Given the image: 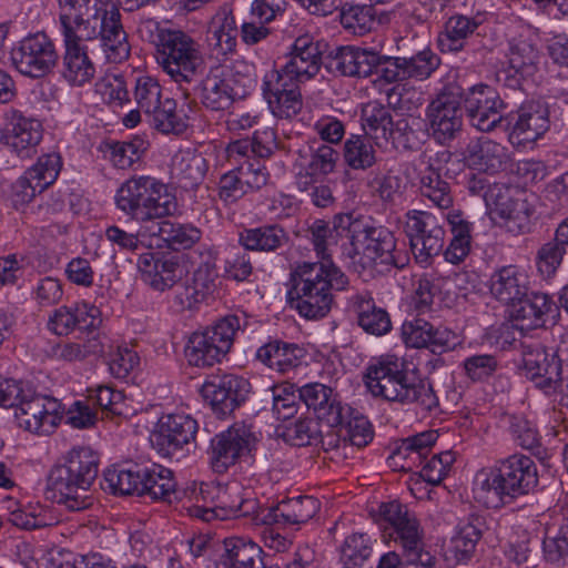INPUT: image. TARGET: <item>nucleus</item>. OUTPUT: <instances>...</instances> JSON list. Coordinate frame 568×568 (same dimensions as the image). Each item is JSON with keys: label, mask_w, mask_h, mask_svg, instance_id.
<instances>
[{"label": "nucleus", "mask_w": 568, "mask_h": 568, "mask_svg": "<svg viewBox=\"0 0 568 568\" xmlns=\"http://www.w3.org/2000/svg\"><path fill=\"white\" fill-rule=\"evenodd\" d=\"M64 43L62 77L73 87L89 83L95 65L83 41L100 40L105 59L120 63L130 57L131 45L115 3L104 0H58Z\"/></svg>", "instance_id": "nucleus-1"}, {"label": "nucleus", "mask_w": 568, "mask_h": 568, "mask_svg": "<svg viewBox=\"0 0 568 568\" xmlns=\"http://www.w3.org/2000/svg\"><path fill=\"white\" fill-rule=\"evenodd\" d=\"M310 240L317 262L297 263L291 272L292 287L288 296L292 307L307 320L326 316L334 301V292L346 290V274L329 258L328 248L335 245L338 234L324 220H315L308 226Z\"/></svg>", "instance_id": "nucleus-2"}, {"label": "nucleus", "mask_w": 568, "mask_h": 568, "mask_svg": "<svg viewBox=\"0 0 568 568\" xmlns=\"http://www.w3.org/2000/svg\"><path fill=\"white\" fill-rule=\"evenodd\" d=\"M365 384L375 397L403 405L415 404L423 412L438 408L433 385L418 376L415 367L394 355L381 357L367 368Z\"/></svg>", "instance_id": "nucleus-3"}, {"label": "nucleus", "mask_w": 568, "mask_h": 568, "mask_svg": "<svg viewBox=\"0 0 568 568\" xmlns=\"http://www.w3.org/2000/svg\"><path fill=\"white\" fill-rule=\"evenodd\" d=\"M99 457L85 446H77L60 457L47 476L45 496L71 511L92 505L90 488L98 477Z\"/></svg>", "instance_id": "nucleus-4"}, {"label": "nucleus", "mask_w": 568, "mask_h": 568, "mask_svg": "<svg viewBox=\"0 0 568 568\" xmlns=\"http://www.w3.org/2000/svg\"><path fill=\"white\" fill-rule=\"evenodd\" d=\"M537 485L534 460L525 455H513L495 467L478 470L473 491L475 499L486 508L498 509L529 494Z\"/></svg>", "instance_id": "nucleus-5"}, {"label": "nucleus", "mask_w": 568, "mask_h": 568, "mask_svg": "<svg viewBox=\"0 0 568 568\" xmlns=\"http://www.w3.org/2000/svg\"><path fill=\"white\" fill-rule=\"evenodd\" d=\"M344 255L359 275L372 274L379 266L387 272L403 270L409 263L408 253L397 247L395 234L372 222L355 226L352 246L344 250Z\"/></svg>", "instance_id": "nucleus-6"}, {"label": "nucleus", "mask_w": 568, "mask_h": 568, "mask_svg": "<svg viewBox=\"0 0 568 568\" xmlns=\"http://www.w3.org/2000/svg\"><path fill=\"white\" fill-rule=\"evenodd\" d=\"M115 204L126 215L141 222H154L178 210L176 197L168 185L152 176H134L118 189Z\"/></svg>", "instance_id": "nucleus-7"}, {"label": "nucleus", "mask_w": 568, "mask_h": 568, "mask_svg": "<svg viewBox=\"0 0 568 568\" xmlns=\"http://www.w3.org/2000/svg\"><path fill=\"white\" fill-rule=\"evenodd\" d=\"M200 500L203 501V505L193 506L191 514L204 521L247 517L257 525V518L261 516L262 508L258 500L236 483L202 484L196 496V501Z\"/></svg>", "instance_id": "nucleus-8"}, {"label": "nucleus", "mask_w": 568, "mask_h": 568, "mask_svg": "<svg viewBox=\"0 0 568 568\" xmlns=\"http://www.w3.org/2000/svg\"><path fill=\"white\" fill-rule=\"evenodd\" d=\"M156 41L155 60L162 70L176 83L192 82L204 64L201 44L180 29L162 31Z\"/></svg>", "instance_id": "nucleus-9"}, {"label": "nucleus", "mask_w": 568, "mask_h": 568, "mask_svg": "<svg viewBox=\"0 0 568 568\" xmlns=\"http://www.w3.org/2000/svg\"><path fill=\"white\" fill-rule=\"evenodd\" d=\"M247 325L246 317L232 314L203 331L193 332L185 346V358L195 367H211L230 352L236 333Z\"/></svg>", "instance_id": "nucleus-10"}, {"label": "nucleus", "mask_w": 568, "mask_h": 568, "mask_svg": "<svg viewBox=\"0 0 568 568\" xmlns=\"http://www.w3.org/2000/svg\"><path fill=\"white\" fill-rule=\"evenodd\" d=\"M463 89L455 82L447 83L426 108L427 130L430 138L442 145H449L463 132Z\"/></svg>", "instance_id": "nucleus-11"}, {"label": "nucleus", "mask_w": 568, "mask_h": 568, "mask_svg": "<svg viewBox=\"0 0 568 568\" xmlns=\"http://www.w3.org/2000/svg\"><path fill=\"white\" fill-rule=\"evenodd\" d=\"M403 227L416 263L422 267L429 266L445 244L440 221L429 212L410 210L404 215Z\"/></svg>", "instance_id": "nucleus-12"}, {"label": "nucleus", "mask_w": 568, "mask_h": 568, "mask_svg": "<svg viewBox=\"0 0 568 568\" xmlns=\"http://www.w3.org/2000/svg\"><path fill=\"white\" fill-rule=\"evenodd\" d=\"M257 443L252 425L235 423L211 440L210 463L215 473H225L243 456L251 454Z\"/></svg>", "instance_id": "nucleus-13"}, {"label": "nucleus", "mask_w": 568, "mask_h": 568, "mask_svg": "<svg viewBox=\"0 0 568 568\" xmlns=\"http://www.w3.org/2000/svg\"><path fill=\"white\" fill-rule=\"evenodd\" d=\"M521 362L525 376L536 387L551 395L562 387L561 359L538 341L521 344Z\"/></svg>", "instance_id": "nucleus-14"}, {"label": "nucleus", "mask_w": 568, "mask_h": 568, "mask_svg": "<svg viewBox=\"0 0 568 568\" xmlns=\"http://www.w3.org/2000/svg\"><path fill=\"white\" fill-rule=\"evenodd\" d=\"M491 211L505 220L508 232L518 235L530 231L535 213V195L506 186L495 187L488 196Z\"/></svg>", "instance_id": "nucleus-15"}, {"label": "nucleus", "mask_w": 568, "mask_h": 568, "mask_svg": "<svg viewBox=\"0 0 568 568\" xmlns=\"http://www.w3.org/2000/svg\"><path fill=\"white\" fill-rule=\"evenodd\" d=\"M58 58L54 43L43 32L26 37L11 51V60L17 70L30 78H41L51 72Z\"/></svg>", "instance_id": "nucleus-16"}, {"label": "nucleus", "mask_w": 568, "mask_h": 568, "mask_svg": "<svg viewBox=\"0 0 568 568\" xmlns=\"http://www.w3.org/2000/svg\"><path fill=\"white\" fill-rule=\"evenodd\" d=\"M339 160V153L329 144L312 141L296 152L293 168L295 185L298 190H307L313 182L333 173Z\"/></svg>", "instance_id": "nucleus-17"}, {"label": "nucleus", "mask_w": 568, "mask_h": 568, "mask_svg": "<svg viewBox=\"0 0 568 568\" xmlns=\"http://www.w3.org/2000/svg\"><path fill=\"white\" fill-rule=\"evenodd\" d=\"M250 382L241 376L224 374L212 376L202 386L201 393L219 417L231 415L248 397Z\"/></svg>", "instance_id": "nucleus-18"}, {"label": "nucleus", "mask_w": 568, "mask_h": 568, "mask_svg": "<svg viewBox=\"0 0 568 568\" xmlns=\"http://www.w3.org/2000/svg\"><path fill=\"white\" fill-rule=\"evenodd\" d=\"M466 115L470 124L481 132H491L504 122L505 102L489 85L480 84L463 95Z\"/></svg>", "instance_id": "nucleus-19"}, {"label": "nucleus", "mask_w": 568, "mask_h": 568, "mask_svg": "<svg viewBox=\"0 0 568 568\" xmlns=\"http://www.w3.org/2000/svg\"><path fill=\"white\" fill-rule=\"evenodd\" d=\"M199 430L197 422L187 414L163 415L150 440L160 454L169 456L195 442Z\"/></svg>", "instance_id": "nucleus-20"}, {"label": "nucleus", "mask_w": 568, "mask_h": 568, "mask_svg": "<svg viewBox=\"0 0 568 568\" xmlns=\"http://www.w3.org/2000/svg\"><path fill=\"white\" fill-rule=\"evenodd\" d=\"M16 417L20 426L29 432L50 434L62 418L61 405L55 398L36 394L28 387Z\"/></svg>", "instance_id": "nucleus-21"}, {"label": "nucleus", "mask_w": 568, "mask_h": 568, "mask_svg": "<svg viewBox=\"0 0 568 568\" xmlns=\"http://www.w3.org/2000/svg\"><path fill=\"white\" fill-rule=\"evenodd\" d=\"M301 83L282 77L276 69L267 71L263 78V97L272 114L278 119H292L303 108Z\"/></svg>", "instance_id": "nucleus-22"}, {"label": "nucleus", "mask_w": 568, "mask_h": 568, "mask_svg": "<svg viewBox=\"0 0 568 568\" xmlns=\"http://www.w3.org/2000/svg\"><path fill=\"white\" fill-rule=\"evenodd\" d=\"M322 43L305 34L295 39L287 61L277 72L297 83L315 78L324 65Z\"/></svg>", "instance_id": "nucleus-23"}, {"label": "nucleus", "mask_w": 568, "mask_h": 568, "mask_svg": "<svg viewBox=\"0 0 568 568\" xmlns=\"http://www.w3.org/2000/svg\"><path fill=\"white\" fill-rule=\"evenodd\" d=\"M440 65V58L430 49L422 50L412 57H389L382 70V79L387 83L407 80L423 81Z\"/></svg>", "instance_id": "nucleus-24"}, {"label": "nucleus", "mask_w": 568, "mask_h": 568, "mask_svg": "<svg viewBox=\"0 0 568 568\" xmlns=\"http://www.w3.org/2000/svg\"><path fill=\"white\" fill-rule=\"evenodd\" d=\"M320 510V503L312 496H298L282 500L275 507L261 510L257 525H277L286 528L311 520Z\"/></svg>", "instance_id": "nucleus-25"}, {"label": "nucleus", "mask_w": 568, "mask_h": 568, "mask_svg": "<svg viewBox=\"0 0 568 568\" xmlns=\"http://www.w3.org/2000/svg\"><path fill=\"white\" fill-rule=\"evenodd\" d=\"M298 398L312 409L318 420L337 427L345 418V407L333 388L321 383H310L297 389Z\"/></svg>", "instance_id": "nucleus-26"}, {"label": "nucleus", "mask_w": 568, "mask_h": 568, "mask_svg": "<svg viewBox=\"0 0 568 568\" xmlns=\"http://www.w3.org/2000/svg\"><path fill=\"white\" fill-rule=\"evenodd\" d=\"M232 81L223 68L211 69L197 87L202 105L211 111L227 110L234 100L245 94Z\"/></svg>", "instance_id": "nucleus-27"}, {"label": "nucleus", "mask_w": 568, "mask_h": 568, "mask_svg": "<svg viewBox=\"0 0 568 568\" xmlns=\"http://www.w3.org/2000/svg\"><path fill=\"white\" fill-rule=\"evenodd\" d=\"M549 129L548 108L539 101L524 103L509 134L513 144L535 142Z\"/></svg>", "instance_id": "nucleus-28"}, {"label": "nucleus", "mask_w": 568, "mask_h": 568, "mask_svg": "<svg viewBox=\"0 0 568 568\" xmlns=\"http://www.w3.org/2000/svg\"><path fill=\"white\" fill-rule=\"evenodd\" d=\"M43 128L39 120L11 111L6 128L7 144L20 156H30L42 140Z\"/></svg>", "instance_id": "nucleus-29"}, {"label": "nucleus", "mask_w": 568, "mask_h": 568, "mask_svg": "<svg viewBox=\"0 0 568 568\" xmlns=\"http://www.w3.org/2000/svg\"><path fill=\"white\" fill-rule=\"evenodd\" d=\"M465 161L474 170L496 174L506 170L509 155L507 148L503 144L487 138H479L467 146Z\"/></svg>", "instance_id": "nucleus-30"}, {"label": "nucleus", "mask_w": 568, "mask_h": 568, "mask_svg": "<svg viewBox=\"0 0 568 568\" xmlns=\"http://www.w3.org/2000/svg\"><path fill=\"white\" fill-rule=\"evenodd\" d=\"M379 515L394 528L403 550L423 544L419 524L406 506L396 500L382 504Z\"/></svg>", "instance_id": "nucleus-31"}, {"label": "nucleus", "mask_w": 568, "mask_h": 568, "mask_svg": "<svg viewBox=\"0 0 568 568\" xmlns=\"http://www.w3.org/2000/svg\"><path fill=\"white\" fill-rule=\"evenodd\" d=\"M146 232L151 240H156L158 247L162 246V242L173 251L190 248L201 239V231L197 227L163 219L148 225Z\"/></svg>", "instance_id": "nucleus-32"}, {"label": "nucleus", "mask_w": 568, "mask_h": 568, "mask_svg": "<svg viewBox=\"0 0 568 568\" xmlns=\"http://www.w3.org/2000/svg\"><path fill=\"white\" fill-rule=\"evenodd\" d=\"M138 270L142 280L149 286L155 291L164 292L176 284L180 266L172 258H163L159 254L146 252L140 254Z\"/></svg>", "instance_id": "nucleus-33"}, {"label": "nucleus", "mask_w": 568, "mask_h": 568, "mask_svg": "<svg viewBox=\"0 0 568 568\" xmlns=\"http://www.w3.org/2000/svg\"><path fill=\"white\" fill-rule=\"evenodd\" d=\"M138 270L142 280L149 286L155 291L164 292L176 284L180 266L172 258H163L159 254L146 252L140 254Z\"/></svg>", "instance_id": "nucleus-34"}, {"label": "nucleus", "mask_w": 568, "mask_h": 568, "mask_svg": "<svg viewBox=\"0 0 568 568\" xmlns=\"http://www.w3.org/2000/svg\"><path fill=\"white\" fill-rule=\"evenodd\" d=\"M484 527L485 520L478 515H469L460 521L457 532L446 550V559L452 560L454 565L469 560L481 538Z\"/></svg>", "instance_id": "nucleus-35"}, {"label": "nucleus", "mask_w": 568, "mask_h": 568, "mask_svg": "<svg viewBox=\"0 0 568 568\" xmlns=\"http://www.w3.org/2000/svg\"><path fill=\"white\" fill-rule=\"evenodd\" d=\"M490 281L491 294L508 305L523 298L529 292L528 276L516 265L500 267L491 275Z\"/></svg>", "instance_id": "nucleus-36"}, {"label": "nucleus", "mask_w": 568, "mask_h": 568, "mask_svg": "<svg viewBox=\"0 0 568 568\" xmlns=\"http://www.w3.org/2000/svg\"><path fill=\"white\" fill-rule=\"evenodd\" d=\"M349 302L357 315L358 325L366 333L383 336L390 332L392 321L388 312L385 308L376 306L369 293L354 294Z\"/></svg>", "instance_id": "nucleus-37"}, {"label": "nucleus", "mask_w": 568, "mask_h": 568, "mask_svg": "<svg viewBox=\"0 0 568 568\" xmlns=\"http://www.w3.org/2000/svg\"><path fill=\"white\" fill-rule=\"evenodd\" d=\"M237 26L233 13L222 9L212 18L207 30V43L217 59L235 51Z\"/></svg>", "instance_id": "nucleus-38"}, {"label": "nucleus", "mask_w": 568, "mask_h": 568, "mask_svg": "<svg viewBox=\"0 0 568 568\" xmlns=\"http://www.w3.org/2000/svg\"><path fill=\"white\" fill-rule=\"evenodd\" d=\"M305 349L297 344L271 341L256 352V359L271 369L286 373L301 365Z\"/></svg>", "instance_id": "nucleus-39"}, {"label": "nucleus", "mask_w": 568, "mask_h": 568, "mask_svg": "<svg viewBox=\"0 0 568 568\" xmlns=\"http://www.w3.org/2000/svg\"><path fill=\"white\" fill-rule=\"evenodd\" d=\"M206 171V160L195 151L181 150L172 159L171 175L184 190L197 187L204 180Z\"/></svg>", "instance_id": "nucleus-40"}, {"label": "nucleus", "mask_w": 568, "mask_h": 568, "mask_svg": "<svg viewBox=\"0 0 568 568\" xmlns=\"http://www.w3.org/2000/svg\"><path fill=\"white\" fill-rule=\"evenodd\" d=\"M480 14L468 17L463 14L452 16L445 23V29L438 34L437 44L443 53L459 52L465 47L466 39L471 36L483 23Z\"/></svg>", "instance_id": "nucleus-41"}, {"label": "nucleus", "mask_w": 568, "mask_h": 568, "mask_svg": "<svg viewBox=\"0 0 568 568\" xmlns=\"http://www.w3.org/2000/svg\"><path fill=\"white\" fill-rule=\"evenodd\" d=\"M262 549L255 542L240 537L224 540V552L220 558L222 568H265Z\"/></svg>", "instance_id": "nucleus-42"}, {"label": "nucleus", "mask_w": 568, "mask_h": 568, "mask_svg": "<svg viewBox=\"0 0 568 568\" xmlns=\"http://www.w3.org/2000/svg\"><path fill=\"white\" fill-rule=\"evenodd\" d=\"M511 318L525 328H537L545 324V315L551 308L552 303L547 294L526 293V296L510 304Z\"/></svg>", "instance_id": "nucleus-43"}, {"label": "nucleus", "mask_w": 568, "mask_h": 568, "mask_svg": "<svg viewBox=\"0 0 568 568\" xmlns=\"http://www.w3.org/2000/svg\"><path fill=\"white\" fill-rule=\"evenodd\" d=\"M239 241L245 250L268 253L286 246L290 235L280 224H266L243 230Z\"/></svg>", "instance_id": "nucleus-44"}, {"label": "nucleus", "mask_w": 568, "mask_h": 568, "mask_svg": "<svg viewBox=\"0 0 568 568\" xmlns=\"http://www.w3.org/2000/svg\"><path fill=\"white\" fill-rule=\"evenodd\" d=\"M438 433L436 430H426L402 440L400 445L394 450L390 459L397 466L398 460L405 463L399 467L403 470H409L414 465H422L427 458L432 446L436 443Z\"/></svg>", "instance_id": "nucleus-45"}, {"label": "nucleus", "mask_w": 568, "mask_h": 568, "mask_svg": "<svg viewBox=\"0 0 568 568\" xmlns=\"http://www.w3.org/2000/svg\"><path fill=\"white\" fill-rule=\"evenodd\" d=\"M141 485L139 496H150L154 500L172 503L175 495V481L170 469L153 464L150 467H141Z\"/></svg>", "instance_id": "nucleus-46"}, {"label": "nucleus", "mask_w": 568, "mask_h": 568, "mask_svg": "<svg viewBox=\"0 0 568 568\" xmlns=\"http://www.w3.org/2000/svg\"><path fill=\"white\" fill-rule=\"evenodd\" d=\"M373 139L366 134H351L344 142V162L352 170L366 171L377 163V152Z\"/></svg>", "instance_id": "nucleus-47"}, {"label": "nucleus", "mask_w": 568, "mask_h": 568, "mask_svg": "<svg viewBox=\"0 0 568 568\" xmlns=\"http://www.w3.org/2000/svg\"><path fill=\"white\" fill-rule=\"evenodd\" d=\"M376 540L365 532L345 537L338 548L339 564L344 568H363L373 556Z\"/></svg>", "instance_id": "nucleus-48"}, {"label": "nucleus", "mask_w": 568, "mask_h": 568, "mask_svg": "<svg viewBox=\"0 0 568 568\" xmlns=\"http://www.w3.org/2000/svg\"><path fill=\"white\" fill-rule=\"evenodd\" d=\"M364 134L373 140H388L394 134V121L389 109L378 101H369L362 109Z\"/></svg>", "instance_id": "nucleus-49"}, {"label": "nucleus", "mask_w": 568, "mask_h": 568, "mask_svg": "<svg viewBox=\"0 0 568 568\" xmlns=\"http://www.w3.org/2000/svg\"><path fill=\"white\" fill-rule=\"evenodd\" d=\"M419 191L439 209H448L453 204L449 183L442 179L439 170L429 162L420 172Z\"/></svg>", "instance_id": "nucleus-50"}, {"label": "nucleus", "mask_w": 568, "mask_h": 568, "mask_svg": "<svg viewBox=\"0 0 568 568\" xmlns=\"http://www.w3.org/2000/svg\"><path fill=\"white\" fill-rule=\"evenodd\" d=\"M141 466L130 468H109L104 471L103 489L120 495H139L141 485Z\"/></svg>", "instance_id": "nucleus-51"}, {"label": "nucleus", "mask_w": 568, "mask_h": 568, "mask_svg": "<svg viewBox=\"0 0 568 568\" xmlns=\"http://www.w3.org/2000/svg\"><path fill=\"white\" fill-rule=\"evenodd\" d=\"M538 62L539 51L531 41L519 39L510 43L508 63L515 72L531 77L538 69Z\"/></svg>", "instance_id": "nucleus-52"}, {"label": "nucleus", "mask_w": 568, "mask_h": 568, "mask_svg": "<svg viewBox=\"0 0 568 568\" xmlns=\"http://www.w3.org/2000/svg\"><path fill=\"white\" fill-rule=\"evenodd\" d=\"M148 116L153 128L165 134H181L187 128L185 119L176 112L175 100L171 98H165L160 108Z\"/></svg>", "instance_id": "nucleus-53"}, {"label": "nucleus", "mask_w": 568, "mask_h": 568, "mask_svg": "<svg viewBox=\"0 0 568 568\" xmlns=\"http://www.w3.org/2000/svg\"><path fill=\"white\" fill-rule=\"evenodd\" d=\"M339 18L345 29L363 36L375 24V10L372 6L345 3L341 9Z\"/></svg>", "instance_id": "nucleus-54"}, {"label": "nucleus", "mask_w": 568, "mask_h": 568, "mask_svg": "<svg viewBox=\"0 0 568 568\" xmlns=\"http://www.w3.org/2000/svg\"><path fill=\"white\" fill-rule=\"evenodd\" d=\"M296 397L293 385L282 384L268 388L264 402L272 404V410L278 420H286L296 412Z\"/></svg>", "instance_id": "nucleus-55"}, {"label": "nucleus", "mask_w": 568, "mask_h": 568, "mask_svg": "<svg viewBox=\"0 0 568 568\" xmlns=\"http://www.w3.org/2000/svg\"><path fill=\"white\" fill-rule=\"evenodd\" d=\"M134 100L138 108L149 115L160 108L164 100L162 99V88L155 79L149 75L140 77L134 87Z\"/></svg>", "instance_id": "nucleus-56"}, {"label": "nucleus", "mask_w": 568, "mask_h": 568, "mask_svg": "<svg viewBox=\"0 0 568 568\" xmlns=\"http://www.w3.org/2000/svg\"><path fill=\"white\" fill-rule=\"evenodd\" d=\"M109 149L113 164L119 169H128L140 160L148 149V142L141 138H135L128 142H113L109 145Z\"/></svg>", "instance_id": "nucleus-57"}, {"label": "nucleus", "mask_w": 568, "mask_h": 568, "mask_svg": "<svg viewBox=\"0 0 568 568\" xmlns=\"http://www.w3.org/2000/svg\"><path fill=\"white\" fill-rule=\"evenodd\" d=\"M567 253L568 251L555 237L544 243L536 256L539 273L548 277L554 275Z\"/></svg>", "instance_id": "nucleus-58"}, {"label": "nucleus", "mask_w": 568, "mask_h": 568, "mask_svg": "<svg viewBox=\"0 0 568 568\" xmlns=\"http://www.w3.org/2000/svg\"><path fill=\"white\" fill-rule=\"evenodd\" d=\"M352 408L345 407V418L339 426L345 430L352 445L357 447L366 446L373 439V429L366 417L352 415Z\"/></svg>", "instance_id": "nucleus-59"}, {"label": "nucleus", "mask_w": 568, "mask_h": 568, "mask_svg": "<svg viewBox=\"0 0 568 568\" xmlns=\"http://www.w3.org/2000/svg\"><path fill=\"white\" fill-rule=\"evenodd\" d=\"M61 158L57 153L40 156L36 164L27 170L28 176L39 183L44 190L58 178L61 170Z\"/></svg>", "instance_id": "nucleus-60"}, {"label": "nucleus", "mask_w": 568, "mask_h": 568, "mask_svg": "<svg viewBox=\"0 0 568 568\" xmlns=\"http://www.w3.org/2000/svg\"><path fill=\"white\" fill-rule=\"evenodd\" d=\"M146 234V226L138 233L126 232L116 225H111L105 230L106 240L122 252H135L143 247L152 246V243H145Z\"/></svg>", "instance_id": "nucleus-61"}, {"label": "nucleus", "mask_w": 568, "mask_h": 568, "mask_svg": "<svg viewBox=\"0 0 568 568\" xmlns=\"http://www.w3.org/2000/svg\"><path fill=\"white\" fill-rule=\"evenodd\" d=\"M97 92L102 100L111 105H123L130 102L125 81L121 75H106L95 84Z\"/></svg>", "instance_id": "nucleus-62"}, {"label": "nucleus", "mask_w": 568, "mask_h": 568, "mask_svg": "<svg viewBox=\"0 0 568 568\" xmlns=\"http://www.w3.org/2000/svg\"><path fill=\"white\" fill-rule=\"evenodd\" d=\"M510 430L515 442L520 447L532 452L536 456H541L542 449L538 430L529 420L515 417Z\"/></svg>", "instance_id": "nucleus-63"}, {"label": "nucleus", "mask_w": 568, "mask_h": 568, "mask_svg": "<svg viewBox=\"0 0 568 568\" xmlns=\"http://www.w3.org/2000/svg\"><path fill=\"white\" fill-rule=\"evenodd\" d=\"M355 47H341L324 59L325 69L333 75L354 77Z\"/></svg>", "instance_id": "nucleus-64"}]
</instances>
